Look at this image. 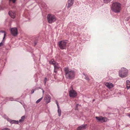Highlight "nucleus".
I'll return each mask as SVG.
<instances>
[{"mask_svg":"<svg viewBox=\"0 0 130 130\" xmlns=\"http://www.w3.org/2000/svg\"><path fill=\"white\" fill-rule=\"evenodd\" d=\"M64 70L66 77L67 78L71 79L74 78L75 73L73 70L70 69L67 67L64 68Z\"/></svg>","mask_w":130,"mask_h":130,"instance_id":"1","label":"nucleus"},{"mask_svg":"<svg viewBox=\"0 0 130 130\" xmlns=\"http://www.w3.org/2000/svg\"><path fill=\"white\" fill-rule=\"evenodd\" d=\"M112 10L115 13H119L121 10V5L118 2L114 3L112 4Z\"/></svg>","mask_w":130,"mask_h":130,"instance_id":"2","label":"nucleus"},{"mask_svg":"<svg viewBox=\"0 0 130 130\" xmlns=\"http://www.w3.org/2000/svg\"><path fill=\"white\" fill-rule=\"evenodd\" d=\"M128 73V70L125 68H121L119 72V76L122 78L126 77Z\"/></svg>","mask_w":130,"mask_h":130,"instance_id":"3","label":"nucleus"},{"mask_svg":"<svg viewBox=\"0 0 130 130\" xmlns=\"http://www.w3.org/2000/svg\"><path fill=\"white\" fill-rule=\"evenodd\" d=\"M47 22L50 24H52L54 22L57 20L56 16L54 14H48L47 17Z\"/></svg>","mask_w":130,"mask_h":130,"instance_id":"4","label":"nucleus"},{"mask_svg":"<svg viewBox=\"0 0 130 130\" xmlns=\"http://www.w3.org/2000/svg\"><path fill=\"white\" fill-rule=\"evenodd\" d=\"M67 42L65 41H61L58 43L59 47L61 49H66V44Z\"/></svg>","mask_w":130,"mask_h":130,"instance_id":"5","label":"nucleus"},{"mask_svg":"<svg viewBox=\"0 0 130 130\" xmlns=\"http://www.w3.org/2000/svg\"><path fill=\"white\" fill-rule=\"evenodd\" d=\"M95 118L98 122L102 123L106 122L108 120L107 118L106 117H103L101 116L99 117H96Z\"/></svg>","mask_w":130,"mask_h":130,"instance_id":"6","label":"nucleus"},{"mask_svg":"<svg viewBox=\"0 0 130 130\" xmlns=\"http://www.w3.org/2000/svg\"><path fill=\"white\" fill-rule=\"evenodd\" d=\"M69 93L70 96L71 97L74 98L77 95L76 92L73 89L69 91Z\"/></svg>","mask_w":130,"mask_h":130,"instance_id":"7","label":"nucleus"},{"mask_svg":"<svg viewBox=\"0 0 130 130\" xmlns=\"http://www.w3.org/2000/svg\"><path fill=\"white\" fill-rule=\"evenodd\" d=\"M11 34L14 36H16L18 34V30L17 28H12L10 29Z\"/></svg>","mask_w":130,"mask_h":130,"instance_id":"8","label":"nucleus"},{"mask_svg":"<svg viewBox=\"0 0 130 130\" xmlns=\"http://www.w3.org/2000/svg\"><path fill=\"white\" fill-rule=\"evenodd\" d=\"M9 14L12 18H14L16 15V14L14 11H10L9 12Z\"/></svg>","mask_w":130,"mask_h":130,"instance_id":"9","label":"nucleus"},{"mask_svg":"<svg viewBox=\"0 0 130 130\" xmlns=\"http://www.w3.org/2000/svg\"><path fill=\"white\" fill-rule=\"evenodd\" d=\"M87 126L86 124L82 125L77 128V130H84L86 128Z\"/></svg>","mask_w":130,"mask_h":130,"instance_id":"10","label":"nucleus"},{"mask_svg":"<svg viewBox=\"0 0 130 130\" xmlns=\"http://www.w3.org/2000/svg\"><path fill=\"white\" fill-rule=\"evenodd\" d=\"M44 100L46 103L50 102L51 97L49 95H47L44 98Z\"/></svg>","mask_w":130,"mask_h":130,"instance_id":"11","label":"nucleus"},{"mask_svg":"<svg viewBox=\"0 0 130 130\" xmlns=\"http://www.w3.org/2000/svg\"><path fill=\"white\" fill-rule=\"evenodd\" d=\"M105 86L108 88L110 89L113 87V84L110 82H107L105 84Z\"/></svg>","mask_w":130,"mask_h":130,"instance_id":"12","label":"nucleus"},{"mask_svg":"<svg viewBox=\"0 0 130 130\" xmlns=\"http://www.w3.org/2000/svg\"><path fill=\"white\" fill-rule=\"evenodd\" d=\"M74 2V0H69L68 1V4L67 7L70 8L71 6Z\"/></svg>","mask_w":130,"mask_h":130,"instance_id":"13","label":"nucleus"},{"mask_svg":"<svg viewBox=\"0 0 130 130\" xmlns=\"http://www.w3.org/2000/svg\"><path fill=\"white\" fill-rule=\"evenodd\" d=\"M9 122L11 124H18L19 123L18 121L13 120H9Z\"/></svg>","mask_w":130,"mask_h":130,"instance_id":"14","label":"nucleus"},{"mask_svg":"<svg viewBox=\"0 0 130 130\" xmlns=\"http://www.w3.org/2000/svg\"><path fill=\"white\" fill-rule=\"evenodd\" d=\"M126 83L127 88L128 89L130 88V81L128 80H127Z\"/></svg>","mask_w":130,"mask_h":130,"instance_id":"15","label":"nucleus"},{"mask_svg":"<svg viewBox=\"0 0 130 130\" xmlns=\"http://www.w3.org/2000/svg\"><path fill=\"white\" fill-rule=\"evenodd\" d=\"M49 63L50 64H53L54 66L57 63H56L54 60L52 59V60L51 61L49 62Z\"/></svg>","mask_w":130,"mask_h":130,"instance_id":"16","label":"nucleus"},{"mask_svg":"<svg viewBox=\"0 0 130 130\" xmlns=\"http://www.w3.org/2000/svg\"><path fill=\"white\" fill-rule=\"evenodd\" d=\"M58 116H60L61 115V110L60 109V108H58Z\"/></svg>","mask_w":130,"mask_h":130,"instance_id":"17","label":"nucleus"},{"mask_svg":"<svg viewBox=\"0 0 130 130\" xmlns=\"http://www.w3.org/2000/svg\"><path fill=\"white\" fill-rule=\"evenodd\" d=\"M25 118V116H22L20 119L19 120V122H21L23 121L24 120V119Z\"/></svg>","mask_w":130,"mask_h":130,"instance_id":"18","label":"nucleus"},{"mask_svg":"<svg viewBox=\"0 0 130 130\" xmlns=\"http://www.w3.org/2000/svg\"><path fill=\"white\" fill-rule=\"evenodd\" d=\"M54 68L56 69H58L60 67L58 66V64L57 63L54 66Z\"/></svg>","mask_w":130,"mask_h":130,"instance_id":"19","label":"nucleus"},{"mask_svg":"<svg viewBox=\"0 0 130 130\" xmlns=\"http://www.w3.org/2000/svg\"><path fill=\"white\" fill-rule=\"evenodd\" d=\"M111 0H103L104 2L105 3H109Z\"/></svg>","mask_w":130,"mask_h":130,"instance_id":"20","label":"nucleus"},{"mask_svg":"<svg viewBox=\"0 0 130 130\" xmlns=\"http://www.w3.org/2000/svg\"><path fill=\"white\" fill-rule=\"evenodd\" d=\"M42 99V97L41 98H40V99H38L36 102V103H39L40 101H41Z\"/></svg>","mask_w":130,"mask_h":130,"instance_id":"21","label":"nucleus"},{"mask_svg":"<svg viewBox=\"0 0 130 130\" xmlns=\"http://www.w3.org/2000/svg\"><path fill=\"white\" fill-rule=\"evenodd\" d=\"M83 74L84 75L85 77V79H86V80H89V78L88 77V76H87V75H86L85 74Z\"/></svg>","mask_w":130,"mask_h":130,"instance_id":"22","label":"nucleus"},{"mask_svg":"<svg viewBox=\"0 0 130 130\" xmlns=\"http://www.w3.org/2000/svg\"><path fill=\"white\" fill-rule=\"evenodd\" d=\"M4 39H3V40L0 43V46H2L3 45V43L4 42V41L3 40Z\"/></svg>","mask_w":130,"mask_h":130,"instance_id":"23","label":"nucleus"},{"mask_svg":"<svg viewBox=\"0 0 130 130\" xmlns=\"http://www.w3.org/2000/svg\"><path fill=\"white\" fill-rule=\"evenodd\" d=\"M55 101H56V104L57 105L58 108H60L59 107V105L58 104V102L57 101V100H56Z\"/></svg>","mask_w":130,"mask_h":130,"instance_id":"24","label":"nucleus"},{"mask_svg":"<svg viewBox=\"0 0 130 130\" xmlns=\"http://www.w3.org/2000/svg\"><path fill=\"white\" fill-rule=\"evenodd\" d=\"M1 32L2 33H4V37L3 38V39H4L5 37V35H6V34L5 33V32L4 31H1Z\"/></svg>","mask_w":130,"mask_h":130,"instance_id":"25","label":"nucleus"},{"mask_svg":"<svg viewBox=\"0 0 130 130\" xmlns=\"http://www.w3.org/2000/svg\"><path fill=\"white\" fill-rule=\"evenodd\" d=\"M1 130H10V129L8 128H3Z\"/></svg>","mask_w":130,"mask_h":130,"instance_id":"26","label":"nucleus"},{"mask_svg":"<svg viewBox=\"0 0 130 130\" xmlns=\"http://www.w3.org/2000/svg\"><path fill=\"white\" fill-rule=\"evenodd\" d=\"M11 0H9V1L10 2V1H11ZM12 2L14 3L15 2L16 0H12Z\"/></svg>","mask_w":130,"mask_h":130,"instance_id":"27","label":"nucleus"},{"mask_svg":"<svg viewBox=\"0 0 130 130\" xmlns=\"http://www.w3.org/2000/svg\"><path fill=\"white\" fill-rule=\"evenodd\" d=\"M46 80H47V78H45V80H44V83H45V84H46Z\"/></svg>","mask_w":130,"mask_h":130,"instance_id":"28","label":"nucleus"},{"mask_svg":"<svg viewBox=\"0 0 130 130\" xmlns=\"http://www.w3.org/2000/svg\"><path fill=\"white\" fill-rule=\"evenodd\" d=\"M34 92V90H32L31 91V93L32 94Z\"/></svg>","mask_w":130,"mask_h":130,"instance_id":"29","label":"nucleus"},{"mask_svg":"<svg viewBox=\"0 0 130 130\" xmlns=\"http://www.w3.org/2000/svg\"><path fill=\"white\" fill-rule=\"evenodd\" d=\"M56 70V69H54V72L55 73H56L57 72Z\"/></svg>","mask_w":130,"mask_h":130,"instance_id":"30","label":"nucleus"},{"mask_svg":"<svg viewBox=\"0 0 130 130\" xmlns=\"http://www.w3.org/2000/svg\"><path fill=\"white\" fill-rule=\"evenodd\" d=\"M7 120L9 122V120H10L9 118H8L7 119Z\"/></svg>","mask_w":130,"mask_h":130,"instance_id":"31","label":"nucleus"},{"mask_svg":"<svg viewBox=\"0 0 130 130\" xmlns=\"http://www.w3.org/2000/svg\"><path fill=\"white\" fill-rule=\"evenodd\" d=\"M37 42H35V45H36L37 44Z\"/></svg>","mask_w":130,"mask_h":130,"instance_id":"32","label":"nucleus"},{"mask_svg":"<svg viewBox=\"0 0 130 130\" xmlns=\"http://www.w3.org/2000/svg\"><path fill=\"white\" fill-rule=\"evenodd\" d=\"M78 107V104H76V107Z\"/></svg>","mask_w":130,"mask_h":130,"instance_id":"33","label":"nucleus"},{"mask_svg":"<svg viewBox=\"0 0 130 130\" xmlns=\"http://www.w3.org/2000/svg\"><path fill=\"white\" fill-rule=\"evenodd\" d=\"M128 116L130 117V114L128 115Z\"/></svg>","mask_w":130,"mask_h":130,"instance_id":"34","label":"nucleus"},{"mask_svg":"<svg viewBox=\"0 0 130 130\" xmlns=\"http://www.w3.org/2000/svg\"><path fill=\"white\" fill-rule=\"evenodd\" d=\"M43 93L44 92V91L43 90Z\"/></svg>","mask_w":130,"mask_h":130,"instance_id":"35","label":"nucleus"}]
</instances>
